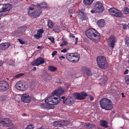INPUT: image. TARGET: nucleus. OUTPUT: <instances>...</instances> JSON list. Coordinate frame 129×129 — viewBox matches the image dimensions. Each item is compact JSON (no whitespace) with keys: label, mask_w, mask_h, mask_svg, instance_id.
I'll return each instance as SVG.
<instances>
[{"label":"nucleus","mask_w":129,"mask_h":129,"mask_svg":"<svg viewBox=\"0 0 129 129\" xmlns=\"http://www.w3.org/2000/svg\"><path fill=\"white\" fill-rule=\"evenodd\" d=\"M47 8L48 7V5L45 2H42L39 6H32L28 8V14L31 16H40L42 12L40 8Z\"/></svg>","instance_id":"obj_1"},{"label":"nucleus","mask_w":129,"mask_h":129,"mask_svg":"<svg viewBox=\"0 0 129 129\" xmlns=\"http://www.w3.org/2000/svg\"><path fill=\"white\" fill-rule=\"evenodd\" d=\"M85 33L87 37L93 41H96L100 39L99 34L94 29H88L85 32Z\"/></svg>","instance_id":"obj_2"},{"label":"nucleus","mask_w":129,"mask_h":129,"mask_svg":"<svg viewBox=\"0 0 129 129\" xmlns=\"http://www.w3.org/2000/svg\"><path fill=\"white\" fill-rule=\"evenodd\" d=\"M100 104L102 109L109 110L113 107V104L111 101L106 98H103L100 102Z\"/></svg>","instance_id":"obj_3"},{"label":"nucleus","mask_w":129,"mask_h":129,"mask_svg":"<svg viewBox=\"0 0 129 129\" xmlns=\"http://www.w3.org/2000/svg\"><path fill=\"white\" fill-rule=\"evenodd\" d=\"M53 94V95L48 97L45 100V103H52V105H57L59 103L60 100V97L57 95Z\"/></svg>","instance_id":"obj_4"},{"label":"nucleus","mask_w":129,"mask_h":129,"mask_svg":"<svg viewBox=\"0 0 129 129\" xmlns=\"http://www.w3.org/2000/svg\"><path fill=\"white\" fill-rule=\"evenodd\" d=\"M96 61L99 67L103 69L107 68L108 63L107 62L106 58L104 56H100L97 58Z\"/></svg>","instance_id":"obj_5"},{"label":"nucleus","mask_w":129,"mask_h":129,"mask_svg":"<svg viewBox=\"0 0 129 129\" xmlns=\"http://www.w3.org/2000/svg\"><path fill=\"white\" fill-rule=\"evenodd\" d=\"M109 12L111 14L117 17H121L122 15V13L121 11L114 8L110 9Z\"/></svg>","instance_id":"obj_6"},{"label":"nucleus","mask_w":129,"mask_h":129,"mask_svg":"<svg viewBox=\"0 0 129 129\" xmlns=\"http://www.w3.org/2000/svg\"><path fill=\"white\" fill-rule=\"evenodd\" d=\"M15 87L17 90L21 91H25L27 88L25 83L23 81L18 82L16 84Z\"/></svg>","instance_id":"obj_7"},{"label":"nucleus","mask_w":129,"mask_h":129,"mask_svg":"<svg viewBox=\"0 0 129 129\" xmlns=\"http://www.w3.org/2000/svg\"><path fill=\"white\" fill-rule=\"evenodd\" d=\"M93 6L94 7L95 12H102L104 10L103 5L100 2H97L94 4Z\"/></svg>","instance_id":"obj_8"},{"label":"nucleus","mask_w":129,"mask_h":129,"mask_svg":"<svg viewBox=\"0 0 129 129\" xmlns=\"http://www.w3.org/2000/svg\"><path fill=\"white\" fill-rule=\"evenodd\" d=\"M21 100L22 102L24 103H29L31 101L30 96L28 93H26L22 94Z\"/></svg>","instance_id":"obj_9"},{"label":"nucleus","mask_w":129,"mask_h":129,"mask_svg":"<svg viewBox=\"0 0 129 129\" xmlns=\"http://www.w3.org/2000/svg\"><path fill=\"white\" fill-rule=\"evenodd\" d=\"M87 96V94L85 92H82L80 93H76L74 94L73 96L75 99L79 100H82L84 99L85 97Z\"/></svg>","instance_id":"obj_10"},{"label":"nucleus","mask_w":129,"mask_h":129,"mask_svg":"<svg viewBox=\"0 0 129 129\" xmlns=\"http://www.w3.org/2000/svg\"><path fill=\"white\" fill-rule=\"evenodd\" d=\"M45 62V61L44 59L41 57L38 58L36 60H34V61L31 62V64L33 66H38L40 64H43Z\"/></svg>","instance_id":"obj_11"},{"label":"nucleus","mask_w":129,"mask_h":129,"mask_svg":"<svg viewBox=\"0 0 129 129\" xmlns=\"http://www.w3.org/2000/svg\"><path fill=\"white\" fill-rule=\"evenodd\" d=\"M116 41V38L113 36H111L108 39L107 42L108 45L113 48L114 45V44Z\"/></svg>","instance_id":"obj_12"},{"label":"nucleus","mask_w":129,"mask_h":129,"mask_svg":"<svg viewBox=\"0 0 129 129\" xmlns=\"http://www.w3.org/2000/svg\"><path fill=\"white\" fill-rule=\"evenodd\" d=\"M9 87L8 83L6 81H2L0 82V90L2 91H6Z\"/></svg>","instance_id":"obj_13"},{"label":"nucleus","mask_w":129,"mask_h":129,"mask_svg":"<svg viewBox=\"0 0 129 129\" xmlns=\"http://www.w3.org/2000/svg\"><path fill=\"white\" fill-rule=\"evenodd\" d=\"M75 97L69 96L65 100H63V102L65 104L70 105L72 104L75 100Z\"/></svg>","instance_id":"obj_14"},{"label":"nucleus","mask_w":129,"mask_h":129,"mask_svg":"<svg viewBox=\"0 0 129 129\" xmlns=\"http://www.w3.org/2000/svg\"><path fill=\"white\" fill-rule=\"evenodd\" d=\"M42 103L41 104V107L44 108H47L48 109H53L54 107L53 105L50 104L49 102L45 103Z\"/></svg>","instance_id":"obj_15"},{"label":"nucleus","mask_w":129,"mask_h":129,"mask_svg":"<svg viewBox=\"0 0 129 129\" xmlns=\"http://www.w3.org/2000/svg\"><path fill=\"white\" fill-rule=\"evenodd\" d=\"M3 6L2 9L4 12L9 11L12 7V5L9 4H4Z\"/></svg>","instance_id":"obj_16"},{"label":"nucleus","mask_w":129,"mask_h":129,"mask_svg":"<svg viewBox=\"0 0 129 129\" xmlns=\"http://www.w3.org/2000/svg\"><path fill=\"white\" fill-rule=\"evenodd\" d=\"M64 92V89L62 88H59L58 89L54 90L52 94L61 95L63 94Z\"/></svg>","instance_id":"obj_17"},{"label":"nucleus","mask_w":129,"mask_h":129,"mask_svg":"<svg viewBox=\"0 0 129 129\" xmlns=\"http://www.w3.org/2000/svg\"><path fill=\"white\" fill-rule=\"evenodd\" d=\"M11 120L8 118L5 119L4 121H2L1 123L3 124L4 126L6 127L9 126L11 125Z\"/></svg>","instance_id":"obj_18"},{"label":"nucleus","mask_w":129,"mask_h":129,"mask_svg":"<svg viewBox=\"0 0 129 129\" xmlns=\"http://www.w3.org/2000/svg\"><path fill=\"white\" fill-rule=\"evenodd\" d=\"M10 46V44L8 43L1 44H0V49L5 50L8 48Z\"/></svg>","instance_id":"obj_19"},{"label":"nucleus","mask_w":129,"mask_h":129,"mask_svg":"<svg viewBox=\"0 0 129 129\" xmlns=\"http://www.w3.org/2000/svg\"><path fill=\"white\" fill-rule=\"evenodd\" d=\"M44 31L42 29L39 30L37 31V34L34 35V37L37 39L41 37L42 34Z\"/></svg>","instance_id":"obj_20"},{"label":"nucleus","mask_w":129,"mask_h":129,"mask_svg":"<svg viewBox=\"0 0 129 129\" xmlns=\"http://www.w3.org/2000/svg\"><path fill=\"white\" fill-rule=\"evenodd\" d=\"M63 122L62 121H55L53 123V125L55 127H59L61 126H63Z\"/></svg>","instance_id":"obj_21"},{"label":"nucleus","mask_w":129,"mask_h":129,"mask_svg":"<svg viewBox=\"0 0 129 129\" xmlns=\"http://www.w3.org/2000/svg\"><path fill=\"white\" fill-rule=\"evenodd\" d=\"M74 53H68L67 54L66 56V59L68 60L71 61L73 59V58L74 57V56H77V55H74Z\"/></svg>","instance_id":"obj_22"},{"label":"nucleus","mask_w":129,"mask_h":129,"mask_svg":"<svg viewBox=\"0 0 129 129\" xmlns=\"http://www.w3.org/2000/svg\"><path fill=\"white\" fill-rule=\"evenodd\" d=\"M97 24L100 27H103L105 24V22L103 19H101L98 21Z\"/></svg>","instance_id":"obj_23"},{"label":"nucleus","mask_w":129,"mask_h":129,"mask_svg":"<svg viewBox=\"0 0 129 129\" xmlns=\"http://www.w3.org/2000/svg\"><path fill=\"white\" fill-rule=\"evenodd\" d=\"M74 55H77V56H74V57L73 58V60H71L73 62H76L78 61L80 58L79 55L77 53H74Z\"/></svg>","instance_id":"obj_24"},{"label":"nucleus","mask_w":129,"mask_h":129,"mask_svg":"<svg viewBox=\"0 0 129 129\" xmlns=\"http://www.w3.org/2000/svg\"><path fill=\"white\" fill-rule=\"evenodd\" d=\"M84 126L88 128H91L95 126V125L94 124H92L90 123H85Z\"/></svg>","instance_id":"obj_25"},{"label":"nucleus","mask_w":129,"mask_h":129,"mask_svg":"<svg viewBox=\"0 0 129 129\" xmlns=\"http://www.w3.org/2000/svg\"><path fill=\"white\" fill-rule=\"evenodd\" d=\"M94 0H83V3L86 5H89L93 2Z\"/></svg>","instance_id":"obj_26"},{"label":"nucleus","mask_w":129,"mask_h":129,"mask_svg":"<svg viewBox=\"0 0 129 129\" xmlns=\"http://www.w3.org/2000/svg\"><path fill=\"white\" fill-rule=\"evenodd\" d=\"M48 69L49 71L54 72L57 70V68L53 66H50L48 67Z\"/></svg>","instance_id":"obj_27"},{"label":"nucleus","mask_w":129,"mask_h":129,"mask_svg":"<svg viewBox=\"0 0 129 129\" xmlns=\"http://www.w3.org/2000/svg\"><path fill=\"white\" fill-rule=\"evenodd\" d=\"M100 123L101 125L105 127L108 126V123L106 121L101 120L100 121Z\"/></svg>","instance_id":"obj_28"},{"label":"nucleus","mask_w":129,"mask_h":129,"mask_svg":"<svg viewBox=\"0 0 129 129\" xmlns=\"http://www.w3.org/2000/svg\"><path fill=\"white\" fill-rule=\"evenodd\" d=\"M84 14V13L80 11L79 13L78 17L81 19L84 18L85 17Z\"/></svg>","instance_id":"obj_29"},{"label":"nucleus","mask_w":129,"mask_h":129,"mask_svg":"<svg viewBox=\"0 0 129 129\" xmlns=\"http://www.w3.org/2000/svg\"><path fill=\"white\" fill-rule=\"evenodd\" d=\"M7 96L4 95H2L0 96V100L1 101H5L7 99Z\"/></svg>","instance_id":"obj_30"},{"label":"nucleus","mask_w":129,"mask_h":129,"mask_svg":"<svg viewBox=\"0 0 129 129\" xmlns=\"http://www.w3.org/2000/svg\"><path fill=\"white\" fill-rule=\"evenodd\" d=\"M26 28V26H23L20 27L19 29V30L21 33L24 32Z\"/></svg>","instance_id":"obj_31"},{"label":"nucleus","mask_w":129,"mask_h":129,"mask_svg":"<svg viewBox=\"0 0 129 129\" xmlns=\"http://www.w3.org/2000/svg\"><path fill=\"white\" fill-rule=\"evenodd\" d=\"M84 70H85V72H86L88 76H90L91 75V74L90 72L89 69L88 68H84Z\"/></svg>","instance_id":"obj_32"},{"label":"nucleus","mask_w":129,"mask_h":129,"mask_svg":"<svg viewBox=\"0 0 129 129\" xmlns=\"http://www.w3.org/2000/svg\"><path fill=\"white\" fill-rule=\"evenodd\" d=\"M125 83L128 85H129V75L125 76Z\"/></svg>","instance_id":"obj_33"},{"label":"nucleus","mask_w":129,"mask_h":129,"mask_svg":"<svg viewBox=\"0 0 129 129\" xmlns=\"http://www.w3.org/2000/svg\"><path fill=\"white\" fill-rule=\"evenodd\" d=\"M48 25L49 28H52L53 26V23L50 20H49L48 21Z\"/></svg>","instance_id":"obj_34"},{"label":"nucleus","mask_w":129,"mask_h":129,"mask_svg":"<svg viewBox=\"0 0 129 129\" xmlns=\"http://www.w3.org/2000/svg\"><path fill=\"white\" fill-rule=\"evenodd\" d=\"M124 13L127 14L129 13V9L127 7H125L123 10Z\"/></svg>","instance_id":"obj_35"},{"label":"nucleus","mask_w":129,"mask_h":129,"mask_svg":"<svg viewBox=\"0 0 129 129\" xmlns=\"http://www.w3.org/2000/svg\"><path fill=\"white\" fill-rule=\"evenodd\" d=\"M68 44V43L67 41H63V42L60 45V46H64L67 45Z\"/></svg>","instance_id":"obj_36"},{"label":"nucleus","mask_w":129,"mask_h":129,"mask_svg":"<svg viewBox=\"0 0 129 129\" xmlns=\"http://www.w3.org/2000/svg\"><path fill=\"white\" fill-rule=\"evenodd\" d=\"M62 122H63V125H68L70 123V122L69 121H62Z\"/></svg>","instance_id":"obj_37"},{"label":"nucleus","mask_w":129,"mask_h":129,"mask_svg":"<svg viewBox=\"0 0 129 129\" xmlns=\"http://www.w3.org/2000/svg\"><path fill=\"white\" fill-rule=\"evenodd\" d=\"M125 43L128 46H129V37L125 38Z\"/></svg>","instance_id":"obj_38"},{"label":"nucleus","mask_w":129,"mask_h":129,"mask_svg":"<svg viewBox=\"0 0 129 129\" xmlns=\"http://www.w3.org/2000/svg\"><path fill=\"white\" fill-rule=\"evenodd\" d=\"M34 126L31 125H29L26 127L25 129H33Z\"/></svg>","instance_id":"obj_39"},{"label":"nucleus","mask_w":129,"mask_h":129,"mask_svg":"<svg viewBox=\"0 0 129 129\" xmlns=\"http://www.w3.org/2000/svg\"><path fill=\"white\" fill-rule=\"evenodd\" d=\"M24 75V74L23 73H20L19 74H18L17 75H16L15 76V77L18 78H19V77L22 76Z\"/></svg>","instance_id":"obj_40"},{"label":"nucleus","mask_w":129,"mask_h":129,"mask_svg":"<svg viewBox=\"0 0 129 129\" xmlns=\"http://www.w3.org/2000/svg\"><path fill=\"white\" fill-rule=\"evenodd\" d=\"M5 15L4 12L3 11V10L1 9H0V16L4 15Z\"/></svg>","instance_id":"obj_41"},{"label":"nucleus","mask_w":129,"mask_h":129,"mask_svg":"<svg viewBox=\"0 0 129 129\" xmlns=\"http://www.w3.org/2000/svg\"><path fill=\"white\" fill-rule=\"evenodd\" d=\"M48 39L50 40L52 43H53L54 42V39L53 38L49 37Z\"/></svg>","instance_id":"obj_42"},{"label":"nucleus","mask_w":129,"mask_h":129,"mask_svg":"<svg viewBox=\"0 0 129 129\" xmlns=\"http://www.w3.org/2000/svg\"><path fill=\"white\" fill-rule=\"evenodd\" d=\"M18 40L19 41V42L20 43L22 44H24L25 43V42L24 41H22V40H21L20 39H18Z\"/></svg>","instance_id":"obj_43"},{"label":"nucleus","mask_w":129,"mask_h":129,"mask_svg":"<svg viewBox=\"0 0 129 129\" xmlns=\"http://www.w3.org/2000/svg\"><path fill=\"white\" fill-rule=\"evenodd\" d=\"M61 51L62 52L65 53L67 51V50L66 49H63L61 50Z\"/></svg>","instance_id":"obj_44"},{"label":"nucleus","mask_w":129,"mask_h":129,"mask_svg":"<svg viewBox=\"0 0 129 129\" xmlns=\"http://www.w3.org/2000/svg\"><path fill=\"white\" fill-rule=\"evenodd\" d=\"M57 52L56 51H54L52 53V55L53 56L55 55H56L57 54Z\"/></svg>","instance_id":"obj_45"},{"label":"nucleus","mask_w":129,"mask_h":129,"mask_svg":"<svg viewBox=\"0 0 129 129\" xmlns=\"http://www.w3.org/2000/svg\"><path fill=\"white\" fill-rule=\"evenodd\" d=\"M59 58L60 60H62V59H64L65 58V57L63 55H62L61 56H60L59 57Z\"/></svg>","instance_id":"obj_46"},{"label":"nucleus","mask_w":129,"mask_h":129,"mask_svg":"<svg viewBox=\"0 0 129 129\" xmlns=\"http://www.w3.org/2000/svg\"><path fill=\"white\" fill-rule=\"evenodd\" d=\"M69 37H71L72 38H75V37L74 35L72 34H70L69 36Z\"/></svg>","instance_id":"obj_47"},{"label":"nucleus","mask_w":129,"mask_h":129,"mask_svg":"<svg viewBox=\"0 0 129 129\" xmlns=\"http://www.w3.org/2000/svg\"><path fill=\"white\" fill-rule=\"evenodd\" d=\"M78 40V38L77 37H76L75 38V45L77 43Z\"/></svg>","instance_id":"obj_48"},{"label":"nucleus","mask_w":129,"mask_h":129,"mask_svg":"<svg viewBox=\"0 0 129 129\" xmlns=\"http://www.w3.org/2000/svg\"><path fill=\"white\" fill-rule=\"evenodd\" d=\"M89 98L90 99V100L91 101H92L93 100V97L91 96V95H89Z\"/></svg>","instance_id":"obj_49"},{"label":"nucleus","mask_w":129,"mask_h":129,"mask_svg":"<svg viewBox=\"0 0 129 129\" xmlns=\"http://www.w3.org/2000/svg\"><path fill=\"white\" fill-rule=\"evenodd\" d=\"M128 71L127 69H126L124 72V74H127L128 73Z\"/></svg>","instance_id":"obj_50"},{"label":"nucleus","mask_w":129,"mask_h":129,"mask_svg":"<svg viewBox=\"0 0 129 129\" xmlns=\"http://www.w3.org/2000/svg\"><path fill=\"white\" fill-rule=\"evenodd\" d=\"M8 129H17V128L15 126H13L12 127L9 128Z\"/></svg>","instance_id":"obj_51"},{"label":"nucleus","mask_w":129,"mask_h":129,"mask_svg":"<svg viewBox=\"0 0 129 129\" xmlns=\"http://www.w3.org/2000/svg\"><path fill=\"white\" fill-rule=\"evenodd\" d=\"M107 77L105 76H104V80L105 81H106L107 80Z\"/></svg>","instance_id":"obj_52"},{"label":"nucleus","mask_w":129,"mask_h":129,"mask_svg":"<svg viewBox=\"0 0 129 129\" xmlns=\"http://www.w3.org/2000/svg\"><path fill=\"white\" fill-rule=\"evenodd\" d=\"M3 63V62L2 61H0V66H1Z\"/></svg>","instance_id":"obj_53"},{"label":"nucleus","mask_w":129,"mask_h":129,"mask_svg":"<svg viewBox=\"0 0 129 129\" xmlns=\"http://www.w3.org/2000/svg\"><path fill=\"white\" fill-rule=\"evenodd\" d=\"M36 70V68L35 67H34V68L33 69V71H35Z\"/></svg>","instance_id":"obj_54"},{"label":"nucleus","mask_w":129,"mask_h":129,"mask_svg":"<svg viewBox=\"0 0 129 129\" xmlns=\"http://www.w3.org/2000/svg\"><path fill=\"white\" fill-rule=\"evenodd\" d=\"M121 94H122V97L124 98L125 97V96L124 95V94L123 93H121Z\"/></svg>","instance_id":"obj_55"},{"label":"nucleus","mask_w":129,"mask_h":129,"mask_svg":"<svg viewBox=\"0 0 129 129\" xmlns=\"http://www.w3.org/2000/svg\"><path fill=\"white\" fill-rule=\"evenodd\" d=\"M42 47L40 46H38L37 47V48L38 49H40Z\"/></svg>","instance_id":"obj_56"},{"label":"nucleus","mask_w":129,"mask_h":129,"mask_svg":"<svg viewBox=\"0 0 129 129\" xmlns=\"http://www.w3.org/2000/svg\"><path fill=\"white\" fill-rule=\"evenodd\" d=\"M126 26H123V28L124 29H125L126 28Z\"/></svg>","instance_id":"obj_57"},{"label":"nucleus","mask_w":129,"mask_h":129,"mask_svg":"<svg viewBox=\"0 0 129 129\" xmlns=\"http://www.w3.org/2000/svg\"><path fill=\"white\" fill-rule=\"evenodd\" d=\"M61 98L63 99H64L65 98V97L64 96H63L61 97Z\"/></svg>","instance_id":"obj_58"},{"label":"nucleus","mask_w":129,"mask_h":129,"mask_svg":"<svg viewBox=\"0 0 129 129\" xmlns=\"http://www.w3.org/2000/svg\"><path fill=\"white\" fill-rule=\"evenodd\" d=\"M127 27H128V28H129V23L127 25Z\"/></svg>","instance_id":"obj_59"},{"label":"nucleus","mask_w":129,"mask_h":129,"mask_svg":"<svg viewBox=\"0 0 129 129\" xmlns=\"http://www.w3.org/2000/svg\"><path fill=\"white\" fill-rule=\"evenodd\" d=\"M91 13H93L94 11H93L91 10Z\"/></svg>","instance_id":"obj_60"},{"label":"nucleus","mask_w":129,"mask_h":129,"mask_svg":"<svg viewBox=\"0 0 129 129\" xmlns=\"http://www.w3.org/2000/svg\"><path fill=\"white\" fill-rule=\"evenodd\" d=\"M2 1V0H0V2L1 1Z\"/></svg>","instance_id":"obj_61"},{"label":"nucleus","mask_w":129,"mask_h":129,"mask_svg":"<svg viewBox=\"0 0 129 129\" xmlns=\"http://www.w3.org/2000/svg\"><path fill=\"white\" fill-rule=\"evenodd\" d=\"M1 5V4H0V5Z\"/></svg>","instance_id":"obj_62"},{"label":"nucleus","mask_w":129,"mask_h":129,"mask_svg":"<svg viewBox=\"0 0 129 129\" xmlns=\"http://www.w3.org/2000/svg\"><path fill=\"white\" fill-rule=\"evenodd\" d=\"M71 16V17L72 16L71 15V16Z\"/></svg>","instance_id":"obj_63"},{"label":"nucleus","mask_w":129,"mask_h":129,"mask_svg":"<svg viewBox=\"0 0 129 129\" xmlns=\"http://www.w3.org/2000/svg\"><path fill=\"white\" fill-rule=\"evenodd\" d=\"M128 63H129V60H128Z\"/></svg>","instance_id":"obj_64"}]
</instances>
